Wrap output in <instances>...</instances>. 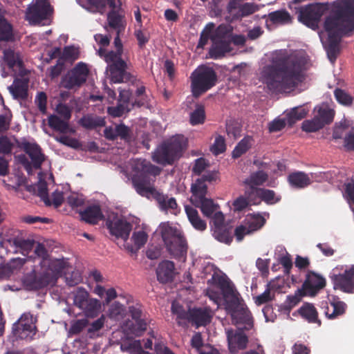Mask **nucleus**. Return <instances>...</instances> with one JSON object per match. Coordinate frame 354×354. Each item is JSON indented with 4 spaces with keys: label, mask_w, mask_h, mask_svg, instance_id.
<instances>
[{
    "label": "nucleus",
    "mask_w": 354,
    "mask_h": 354,
    "mask_svg": "<svg viewBox=\"0 0 354 354\" xmlns=\"http://www.w3.org/2000/svg\"><path fill=\"white\" fill-rule=\"evenodd\" d=\"M226 150L225 140L223 136H218L216 137L213 145L211 147V151L214 155H218Z\"/></svg>",
    "instance_id": "13d9d810"
},
{
    "label": "nucleus",
    "mask_w": 354,
    "mask_h": 354,
    "mask_svg": "<svg viewBox=\"0 0 354 354\" xmlns=\"http://www.w3.org/2000/svg\"><path fill=\"white\" fill-rule=\"evenodd\" d=\"M17 147L23 149L32 160L33 167L36 169L41 168L43 162L45 160V156L41 152V149L35 142L31 143L25 138L21 140H16Z\"/></svg>",
    "instance_id": "f3484780"
},
{
    "label": "nucleus",
    "mask_w": 354,
    "mask_h": 354,
    "mask_svg": "<svg viewBox=\"0 0 354 354\" xmlns=\"http://www.w3.org/2000/svg\"><path fill=\"white\" fill-rule=\"evenodd\" d=\"M186 147L183 136L177 135L162 142L152 154L153 160L163 166L171 165L182 156Z\"/></svg>",
    "instance_id": "20e7f679"
},
{
    "label": "nucleus",
    "mask_w": 354,
    "mask_h": 354,
    "mask_svg": "<svg viewBox=\"0 0 354 354\" xmlns=\"http://www.w3.org/2000/svg\"><path fill=\"white\" fill-rule=\"evenodd\" d=\"M205 111L204 106L202 105H197L196 109L191 113L189 122L193 126L202 124L205 120Z\"/></svg>",
    "instance_id": "09e8293b"
},
{
    "label": "nucleus",
    "mask_w": 354,
    "mask_h": 354,
    "mask_svg": "<svg viewBox=\"0 0 354 354\" xmlns=\"http://www.w3.org/2000/svg\"><path fill=\"white\" fill-rule=\"evenodd\" d=\"M91 6L95 8L96 10L102 12L108 5L111 10L107 15V21L109 26L115 29L120 33L124 30L125 24L124 23V16L120 12V0H88Z\"/></svg>",
    "instance_id": "1a4fd4ad"
},
{
    "label": "nucleus",
    "mask_w": 354,
    "mask_h": 354,
    "mask_svg": "<svg viewBox=\"0 0 354 354\" xmlns=\"http://www.w3.org/2000/svg\"><path fill=\"white\" fill-rule=\"evenodd\" d=\"M252 197L253 196L249 198V195L248 197H244L243 196L238 197L232 203L234 212H241L244 209H245L248 206L251 204Z\"/></svg>",
    "instance_id": "864d4df0"
},
{
    "label": "nucleus",
    "mask_w": 354,
    "mask_h": 354,
    "mask_svg": "<svg viewBox=\"0 0 354 354\" xmlns=\"http://www.w3.org/2000/svg\"><path fill=\"white\" fill-rule=\"evenodd\" d=\"M252 196L257 197V200L258 201H254V204L259 203L261 200L267 204L273 205L279 202L281 199V196L276 195L273 190L264 188L252 189Z\"/></svg>",
    "instance_id": "c85d7f7f"
},
{
    "label": "nucleus",
    "mask_w": 354,
    "mask_h": 354,
    "mask_svg": "<svg viewBox=\"0 0 354 354\" xmlns=\"http://www.w3.org/2000/svg\"><path fill=\"white\" fill-rule=\"evenodd\" d=\"M36 318L30 313H24L19 320L13 324L12 333L17 339H32L36 334Z\"/></svg>",
    "instance_id": "ddd939ff"
},
{
    "label": "nucleus",
    "mask_w": 354,
    "mask_h": 354,
    "mask_svg": "<svg viewBox=\"0 0 354 354\" xmlns=\"http://www.w3.org/2000/svg\"><path fill=\"white\" fill-rule=\"evenodd\" d=\"M252 138L250 136L244 137L234 147L232 151V157L238 158L245 153L252 146Z\"/></svg>",
    "instance_id": "a18cd8bd"
},
{
    "label": "nucleus",
    "mask_w": 354,
    "mask_h": 354,
    "mask_svg": "<svg viewBox=\"0 0 354 354\" xmlns=\"http://www.w3.org/2000/svg\"><path fill=\"white\" fill-rule=\"evenodd\" d=\"M133 170L136 174L133 176L131 181L136 192L148 198L151 196L154 198L162 209L176 214L178 207L176 199L160 194L151 183L150 176L156 177L161 169L145 159H138L134 162Z\"/></svg>",
    "instance_id": "7ed1b4c3"
},
{
    "label": "nucleus",
    "mask_w": 354,
    "mask_h": 354,
    "mask_svg": "<svg viewBox=\"0 0 354 354\" xmlns=\"http://www.w3.org/2000/svg\"><path fill=\"white\" fill-rule=\"evenodd\" d=\"M328 299L332 310L330 309L328 306H326L324 310V314L328 319H337L346 313L347 304L341 301L338 296L331 295Z\"/></svg>",
    "instance_id": "4be33fe9"
},
{
    "label": "nucleus",
    "mask_w": 354,
    "mask_h": 354,
    "mask_svg": "<svg viewBox=\"0 0 354 354\" xmlns=\"http://www.w3.org/2000/svg\"><path fill=\"white\" fill-rule=\"evenodd\" d=\"M105 227L111 236L126 241L132 230L131 223H105Z\"/></svg>",
    "instance_id": "a878e982"
},
{
    "label": "nucleus",
    "mask_w": 354,
    "mask_h": 354,
    "mask_svg": "<svg viewBox=\"0 0 354 354\" xmlns=\"http://www.w3.org/2000/svg\"><path fill=\"white\" fill-rule=\"evenodd\" d=\"M336 100L341 104L346 106H351L353 102V97L341 88H336L334 91Z\"/></svg>",
    "instance_id": "3c124183"
},
{
    "label": "nucleus",
    "mask_w": 354,
    "mask_h": 354,
    "mask_svg": "<svg viewBox=\"0 0 354 354\" xmlns=\"http://www.w3.org/2000/svg\"><path fill=\"white\" fill-rule=\"evenodd\" d=\"M268 19L274 24H286L292 21L290 15L286 10H279L270 12Z\"/></svg>",
    "instance_id": "58836bf2"
},
{
    "label": "nucleus",
    "mask_w": 354,
    "mask_h": 354,
    "mask_svg": "<svg viewBox=\"0 0 354 354\" xmlns=\"http://www.w3.org/2000/svg\"><path fill=\"white\" fill-rule=\"evenodd\" d=\"M209 166V162L206 159L199 158L194 161L192 172L195 175L200 176Z\"/></svg>",
    "instance_id": "e2e57ef3"
},
{
    "label": "nucleus",
    "mask_w": 354,
    "mask_h": 354,
    "mask_svg": "<svg viewBox=\"0 0 354 354\" xmlns=\"http://www.w3.org/2000/svg\"><path fill=\"white\" fill-rule=\"evenodd\" d=\"M171 312L176 315V321L179 326H183L189 322V310L186 311L181 305L173 302L171 304Z\"/></svg>",
    "instance_id": "79ce46f5"
},
{
    "label": "nucleus",
    "mask_w": 354,
    "mask_h": 354,
    "mask_svg": "<svg viewBox=\"0 0 354 354\" xmlns=\"http://www.w3.org/2000/svg\"><path fill=\"white\" fill-rule=\"evenodd\" d=\"M28 81L16 78L8 86V90L14 99L26 100L28 97Z\"/></svg>",
    "instance_id": "cd10ccee"
},
{
    "label": "nucleus",
    "mask_w": 354,
    "mask_h": 354,
    "mask_svg": "<svg viewBox=\"0 0 354 354\" xmlns=\"http://www.w3.org/2000/svg\"><path fill=\"white\" fill-rule=\"evenodd\" d=\"M298 313L308 322L321 326L322 322L318 318V312L312 304H304L299 308Z\"/></svg>",
    "instance_id": "72a5a7b5"
},
{
    "label": "nucleus",
    "mask_w": 354,
    "mask_h": 354,
    "mask_svg": "<svg viewBox=\"0 0 354 354\" xmlns=\"http://www.w3.org/2000/svg\"><path fill=\"white\" fill-rule=\"evenodd\" d=\"M48 125L55 131L60 133H66L69 129L68 121L61 119L55 115H51L48 117Z\"/></svg>",
    "instance_id": "ea45409f"
},
{
    "label": "nucleus",
    "mask_w": 354,
    "mask_h": 354,
    "mask_svg": "<svg viewBox=\"0 0 354 354\" xmlns=\"http://www.w3.org/2000/svg\"><path fill=\"white\" fill-rule=\"evenodd\" d=\"M212 311L209 308H194L189 309V322L198 326H205L211 322Z\"/></svg>",
    "instance_id": "5701e85b"
},
{
    "label": "nucleus",
    "mask_w": 354,
    "mask_h": 354,
    "mask_svg": "<svg viewBox=\"0 0 354 354\" xmlns=\"http://www.w3.org/2000/svg\"><path fill=\"white\" fill-rule=\"evenodd\" d=\"M226 10V21L233 22L254 14L258 10V6L254 3H241V0H230Z\"/></svg>",
    "instance_id": "9b49d317"
},
{
    "label": "nucleus",
    "mask_w": 354,
    "mask_h": 354,
    "mask_svg": "<svg viewBox=\"0 0 354 354\" xmlns=\"http://www.w3.org/2000/svg\"><path fill=\"white\" fill-rule=\"evenodd\" d=\"M248 228L245 225H241L234 230V236L237 241H241L246 234L261 228L265 223H250Z\"/></svg>",
    "instance_id": "4c0bfd02"
},
{
    "label": "nucleus",
    "mask_w": 354,
    "mask_h": 354,
    "mask_svg": "<svg viewBox=\"0 0 354 354\" xmlns=\"http://www.w3.org/2000/svg\"><path fill=\"white\" fill-rule=\"evenodd\" d=\"M190 79L192 95L198 97L216 85L218 76L213 68L201 66L192 72Z\"/></svg>",
    "instance_id": "423d86ee"
},
{
    "label": "nucleus",
    "mask_w": 354,
    "mask_h": 354,
    "mask_svg": "<svg viewBox=\"0 0 354 354\" xmlns=\"http://www.w3.org/2000/svg\"><path fill=\"white\" fill-rule=\"evenodd\" d=\"M191 191L192 193V201L195 203L207 198V184L199 178L196 179L195 183L192 185Z\"/></svg>",
    "instance_id": "e433bc0d"
},
{
    "label": "nucleus",
    "mask_w": 354,
    "mask_h": 354,
    "mask_svg": "<svg viewBox=\"0 0 354 354\" xmlns=\"http://www.w3.org/2000/svg\"><path fill=\"white\" fill-rule=\"evenodd\" d=\"M288 182L292 187L303 189L311 184L308 175L303 171H295L288 176Z\"/></svg>",
    "instance_id": "2f4dec72"
},
{
    "label": "nucleus",
    "mask_w": 354,
    "mask_h": 354,
    "mask_svg": "<svg viewBox=\"0 0 354 354\" xmlns=\"http://www.w3.org/2000/svg\"><path fill=\"white\" fill-rule=\"evenodd\" d=\"M90 299L89 295L86 290L80 289L75 295L74 303L81 309Z\"/></svg>",
    "instance_id": "0e129e2a"
},
{
    "label": "nucleus",
    "mask_w": 354,
    "mask_h": 354,
    "mask_svg": "<svg viewBox=\"0 0 354 354\" xmlns=\"http://www.w3.org/2000/svg\"><path fill=\"white\" fill-rule=\"evenodd\" d=\"M13 243L16 248L24 256H28L35 247L36 242L32 239H15Z\"/></svg>",
    "instance_id": "c03bdc74"
},
{
    "label": "nucleus",
    "mask_w": 354,
    "mask_h": 354,
    "mask_svg": "<svg viewBox=\"0 0 354 354\" xmlns=\"http://www.w3.org/2000/svg\"><path fill=\"white\" fill-rule=\"evenodd\" d=\"M216 283L221 291L222 297L227 311H230L243 302L240 294L229 279L219 277Z\"/></svg>",
    "instance_id": "f8f14e48"
},
{
    "label": "nucleus",
    "mask_w": 354,
    "mask_h": 354,
    "mask_svg": "<svg viewBox=\"0 0 354 354\" xmlns=\"http://www.w3.org/2000/svg\"><path fill=\"white\" fill-rule=\"evenodd\" d=\"M241 124L236 120H229L226 122V132L229 137L234 139L241 136Z\"/></svg>",
    "instance_id": "8fccbe9b"
},
{
    "label": "nucleus",
    "mask_w": 354,
    "mask_h": 354,
    "mask_svg": "<svg viewBox=\"0 0 354 354\" xmlns=\"http://www.w3.org/2000/svg\"><path fill=\"white\" fill-rule=\"evenodd\" d=\"M79 124L83 128L88 130L104 127L106 122L104 118L93 113L84 115L79 120Z\"/></svg>",
    "instance_id": "c756f323"
},
{
    "label": "nucleus",
    "mask_w": 354,
    "mask_h": 354,
    "mask_svg": "<svg viewBox=\"0 0 354 354\" xmlns=\"http://www.w3.org/2000/svg\"><path fill=\"white\" fill-rule=\"evenodd\" d=\"M322 8L318 4H309L299 10L298 19L306 26L315 29L322 17Z\"/></svg>",
    "instance_id": "dca6fc26"
},
{
    "label": "nucleus",
    "mask_w": 354,
    "mask_h": 354,
    "mask_svg": "<svg viewBox=\"0 0 354 354\" xmlns=\"http://www.w3.org/2000/svg\"><path fill=\"white\" fill-rule=\"evenodd\" d=\"M175 265L173 261H164L161 262L156 270L158 280L162 283H166L173 280L174 277Z\"/></svg>",
    "instance_id": "bb28decb"
},
{
    "label": "nucleus",
    "mask_w": 354,
    "mask_h": 354,
    "mask_svg": "<svg viewBox=\"0 0 354 354\" xmlns=\"http://www.w3.org/2000/svg\"><path fill=\"white\" fill-rule=\"evenodd\" d=\"M35 103L42 114H46L47 111V95L45 92H39L35 99Z\"/></svg>",
    "instance_id": "680f3d73"
},
{
    "label": "nucleus",
    "mask_w": 354,
    "mask_h": 354,
    "mask_svg": "<svg viewBox=\"0 0 354 354\" xmlns=\"http://www.w3.org/2000/svg\"><path fill=\"white\" fill-rule=\"evenodd\" d=\"M88 321L86 319H77L71 323L69 333L72 335L80 334L87 326Z\"/></svg>",
    "instance_id": "bf43d9fd"
},
{
    "label": "nucleus",
    "mask_w": 354,
    "mask_h": 354,
    "mask_svg": "<svg viewBox=\"0 0 354 354\" xmlns=\"http://www.w3.org/2000/svg\"><path fill=\"white\" fill-rule=\"evenodd\" d=\"M232 34V26L226 24L219 25L215 32L216 37L219 39H229Z\"/></svg>",
    "instance_id": "4d7b16f0"
},
{
    "label": "nucleus",
    "mask_w": 354,
    "mask_h": 354,
    "mask_svg": "<svg viewBox=\"0 0 354 354\" xmlns=\"http://www.w3.org/2000/svg\"><path fill=\"white\" fill-rule=\"evenodd\" d=\"M323 127V124L315 116L312 120H304L301 125L302 130L306 132H316Z\"/></svg>",
    "instance_id": "603ef678"
},
{
    "label": "nucleus",
    "mask_w": 354,
    "mask_h": 354,
    "mask_svg": "<svg viewBox=\"0 0 354 354\" xmlns=\"http://www.w3.org/2000/svg\"><path fill=\"white\" fill-rule=\"evenodd\" d=\"M122 51H109L105 55V61L109 64L111 80L114 83L131 82L136 78L127 71V65L122 59Z\"/></svg>",
    "instance_id": "0eeeda50"
},
{
    "label": "nucleus",
    "mask_w": 354,
    "mask_h": 354,
    "mask_svg": "<svg viewBox=\"0 0 354 354\" xmlns=\"http://www.w3.org/2000/svg\"><path fill=\"white\" fill-rule=\"evenodd\" d=\"M129 312L135 321V323L131 324L129 328L135 335L140 336L147 330V322L142 318L141 306L139 304L131 306L129 307Z\"/></svg>",
    "instance_id": "412c9836"
},
{
    "label": "nucleus",
    "mask_w": 354,
    "mask_h": 354,
    "mask_svg": "<svg viewBox=\"0 0 354 354\" xmlns=\"http://www.w3.org/2000/svg\"><path fill=\"white\" fill-rule=\"evenodd\" d=\"M328 277L334 290L354 293V265L349 267L337 266L330 271Z\"/></svg>",
    "instance_id": "6e6552de"
},
{
    "label": "nucleus",
    "mask_w": 354,
    "mask_h": 354,
    "mask_svg": "<svg viewBox=\"0 0 354 354\" xmlns=\"http://www.w3.org/2000/svg\"><path fill=\"white\" fill-rule=\"evenodd\" d=\"M325 286L326 280L324 277L314 272H309L303 284V288L309 295L314 296Z\"/></svg>",
    "instance_id": "b1692460"
},
{
    "label": "nucleus",
    "mask_w": 354,
    "mask_h": 354,
    "mask_svg": "<svg viewBox=\"0 0 354 354\" xmlns=\"http://www.w3.org/2000/svg\"><path fill=\"white\" fill-rule=\"evenodd\" d=\"M89 73L87 65L79 62L62 78V86L68 90H76L80 88L86 81Z\"/></svg>",
    "instance_id": "9d476101"
},
{
    "label": "nucleus",
    "mask_w": 354,
    "mask_h": 354,
    "mask_svg": "<svg viewBox=\"0 0 354 354\" xmlns=\"http://www.w3.org/2000/svg\"><path fill=\"white\" fill-rule=\"evenodd\" d=\"M3 59L8 66L12 70H17L21 72L24 68V62L20 58L19 53H15L13 50L8 48L3 50Z\"/></svg>",
    "instance_id": "f704fd0d"
},
{
    "label": "nucleus",
    "mask_w": 354,
    "mask_h": 354,
    "mask_svg": "<svg viewBox=\"0 0 354 354\" xmlns=\"http://www.w3.org/2000/svg\"><path fill=\"white\" fill-rule=\"evenodd\" d=\"M13 143L6 136H0V153L10 154L13 148Z\"/></svg>",
    "instance_id": "338daca9"
},
{
    "label": "nucleus",
    "mask_w": 354,
    "mask_h": 354,
    "mask_svg": "<svg viewBox=\"0 0 354 354\" xmlns=\"http://www.w3.org/2000/svg\"><path fill=\"white\" fill-rule=\"evenodd\" d=\"M35 193L41 198L46 206L51 205V201L48 197V188L46 183H39L36 187Z\"/></svg>",
    "instance_id": "5fc2aeb1"
},
{
    "label": "nucleus",
    "mask_w": 354,
    "mask_h": 354,
    "mask_svg": "<svg viewBox=\"0 0 354 354\" xmlns=\"http://www.w3.org/2000/svg\"><path fill=\"white\" fill-rule=\"evenodd\" d=\"M88 317L97 316L101 309V304L97 299L91 298L81 308Z\"/></svg>",
    "instance_id": "37998d69"
},
{
    "label": "nucleus",
    "mask_w": 354,
    "mask_h": 354,
    "mask_svg": "<svg viewBox=\"0 0 354 354\" xmlns=\"http://www.w3.org/2000/svg\"><path fill=\"white\" fill-rule=\"evenodd\" d=\"M229 313L236 323L250 324L252 322V315L244 302H242L238 307L232 309Z\"/></svg>",
    "instance_id": "7c9ffc66"
},
{
    "label": "nucleus",
    "mask_w": 354,
    "mask_h": 354,
    "mask_svg": "<svg viewBox=\"0 0 354 354\" xmlns=\"http://www.w3.org/2000/svg\"><path fill=\"white\" fill-rule=\"evenodd\" d=\"M323 124V127L330 124L334 119L335 111L326 105L319 107L317 114L315 115Z\"/></svg>",
    "instance_id": "a19ab883"
},
{
    "label": "nucleus",
    "mask_w": 354,
    "mask_h": 354,
    "mask_svg": "<svg viewBox=\"0 0 354 354\" xmlns=\"http://www.w3.org/2000/svg\"><path fill=\"white\" fill-rule=\"evenodd\" d=\"M53 281V275L48 272L37 273L32 270L23 279V284L28 290H37L48 286Z\"/></svg>",
    "instance_id": "2eb2a0df"
},
{
    "label": "nucleus",
    "mask_w": 354,
    "mask_h": 354,
    "mask_svg": "<svg viewBox=\"0 0 354 354\" xmlns=\"http://www.w3.org/2000/svg\"><path fill=\"white\" fill-rule=\"evenodd\" d=\"M344 196L350 207L353 208V206H354V181L348 183L345 185Z\"/></svg>",
    "instance_id": "774afa93"
},
{
    "label": "nucleus",
    "mask_w": 354,
    "mask_h": 354,
    "mask_svg": "<svg viewBox=\"0 0 354 354\" xmlns=\"http://www.w3.org/2000/svg\"><path fill=\"white\" fill-rule=\"evenodd\" d=\"M52 8L48 0H36L28 7L26 12V19L32 24L41 23L51 14Z\"/></svg>",
    "instance_id": "4468645a"
},
{
    "label": "nucleus",
    "mask_w": 354,
    "mask_h": 354,
    "mask_svg": "<svg viewBox=\"0 0 354 354\" xmlns=\"http://www.w3.org/2000/svg\"><path fill=\"white\" fill-rule=\"evenodd\" d=\"M328 33L325 50L330 62L335 63L340 53L341 38L354 30V0H337L335 10L324 21Z\"/></svg>",
    "instance_id": "f03ea898"
},
{
    "label": "nucleus",
    "mask_w": 354,
    "mask_h": 354,
    "mask_svg": "<svg viewBox=\"0 0 354 354\" xmlns=\"http://www.w3.org/2000/svg\"><path fill=\"white\" fill-rule=\"evenodd\" d=\"M229 39H217L209 49V55L213 59H218L225 55L226 53L232 50Z\"/></svg>",
    "instance_id": "473e14b6"
},
{
    "label": "nucleus",
    "mask_w": 354,
    "mask_h": 354,
    "mask_svg": "<svg viewBox=\"0 0 354 354\" xmlns=\"http://www.w3.org/2000/svg\"><path fill=\"white\" fill-rule=\"evenodd\" d=\"M34 248V253L38 258L41 259L39 263L41 266H43V264H46V263L49 261V254L45 246L41 243H37L36 246Z\"/></svg>",
    "instance_id": "052dcab7"
},
{
    "label": "nucleus",
    "mask_w": 354,
    "mask_h": 354,
    "mask_svg": "<svg viewBox=\"0 0 354 354\" xmlns=\"http://www.w3.org/2000/svg\"><path fill=\"white\" fill-rule=\"evenodd\" d=\"M159 232L168 252L175 258L186 256L187 243L183 232L169 223H160Z\"/></svg>",
    "instance_id": "39448f33"
},
{
    "label": "nucleus",
    "mask_w": 354,
    "mask_h": 354,
    "mask_svg": "<svg viewBox=\"0 0 354 354\" xmlns=\"http://www.w3.org/2000/svg\"><path fill=\"white\" fill-rule=\"evenodd\" d=\"M268 179V174L262 170L252 173L250 176L244 180V184L248 185L251 189L249 192V198L252 196V189H258L256 187L262 185Z\"/></svg>",
    "instance_id": "c9c22d12"
},
{
    "label": "nucleus",
    "mask_w": 354,
    "mask_h": 354,
    "mask_svg": "<svg viewBox=\"0 0 354 354\" xmlns=\"http://www.w3.org/2000/svg\"><path fill=\"white\" fill-rule=\"evenodd\" d=\"M131 108L125 104L118 102L117 106H110L107 109L108 113L113 118L121 117L124 113L130 111Z\"/></svg>",
    "instance_id": "6e6d98bb"
},
{
    "label": "nucleus",
    "mask_w": 354,
    "mask_h": 354,
    "mask_svg": "<svg viewBox=\"0 0 354 354\" xmlns=\"http://www.w3.org/2000/svg\"><path fill=\"white\" fill-rule=\"evenodd\" d=\"M229 350L234 353L238 350H243L248 343V336L243 331L227 332Z\"/></svg>",
    "instance_id": "393cba45"
},
{
    "label": "nucleus",
    "mask_w": 354,
    "mask_h": 354,
    "mask_svg": "<svg viewBox=\"0 0 354 354\" xmlns=\"http://www.w3.org/2000/svg\"><path fill=\"white\" fill-rule=\"evenodd\" d=\"M12 38V26L1 15L0 16V41H10Z\"/></svg>",
    "instance_id": "49530a36"
},
{
    "label": "nucleus",
    "mask_w": 354,
    "mask_h": 354,
    "mask_svg": "<svg viewBox=\"0 0 354 354\" xmlns=\"http://www.w3.org/2000/svg\"><path fill=\"white\" fill-rule=\"evenodd\" d=\"M306 65V61L302 56L288 54L286 50H280L272 58L270 64L263 67L261 80L272 92H288L304 81Z\"/></svg>",
    "instance_id": "f257e3e1"
},
{
    "label": "nucleus",
    "mask_w": 354,
    "mask_h": 354,
    "mask_svg": "<svg viewBox=\"0 0 354 354\" xmlns=\"http://www.w3.org/2000/svg\"><path fill=\"white\" fill-rule=\"evenodd\" d=\"M78 213L82 221H99L104 218L99 201H87Z\"/></svg>",
    "instance_id": "a211bd4d"
},
{
    "label": "nucleus",
    "mask_w": 354,
    "mask_h": 354,
    "mask_svg": "<svg viewBox=\"0 0 354 354\" xmlns=\"http://www.w3.org/2000/svg\"><path fill=\"white\" fill-rule=\"evenodd\" d=\"M231 223H213L211 230L213 236L219 242L230 245L233 240V227Z\"/></svg>",
    "instance_id": "6ab92c4d"
},
{
    "label": "nucleus",
    "mask_w": 354,
    "mask_h": 354,
    "mask_svg": "<svg viewBox=\"0 0 354 354\" xmlns=\"http://www.w3.org/2000/svg\"><path fill=\"white\" fill-rule=\"evenodd\" d=\"M308 110L305 109L304 106H297L291 109V111L287 114L288 122L292 125L297 121L301 120L304 118Z\"/></svg>",
    "instance_id": "de8ad7c7"
},
{
    "label": "nucleus",
    "mask_w": 354,
    "mask_h": 354,
    "mask_svg": "<svg viewBox=\"0 0 354 354\" xmlns=\"http://www.w3.org/2000/svg\"><path fill=\"white\" fill-rule=\"evenodd\" d=\"M196 204L200 205V208L203 215L207 218L212 219V221H225V216L218 204H215L213 200L210 198L203 199Z\"/></svg>",
    "instance_id": "aec40b11"
},
{
    "label": "nucleus",
    "mask_w": 354,
    "mask_h": 354,
    "mask_svg": "<svg viewBox=\"0 0 354 354\" xmlns=\"http://www.w3.org/2000/svg\"><path fill=\"white\" fill-rule=\"evenodd\" d=\"M148 235L144 230L135 231L132 240L137 248H141L147 241Z\"/></svg>",
    "instance_id": "69168bd1"
}]
</instances>
